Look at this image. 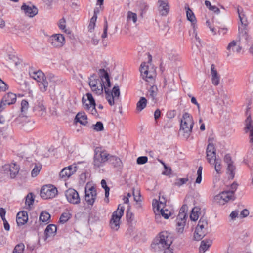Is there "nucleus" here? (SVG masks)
Returning <instances> with one entry per match:
<instances>
[{
    "label": "nucleus",
    "instance_id": "obj_20",
    "mask_svg": "<svg viewBox=\"0 0 253 253\" xmlns=\"http://www.w3.org/2000/svg\"><path fill=\"white\" fill-rule=\"evenodd\" d=\"M224 162L227 165V172L229 175L230 178L233 179L235 175V166L233 165V161L229 154H226L224 158Z\"/></svg>",
    "mask_w": 253,
    "mask_h": 253
},
{
    "label": "nucleus",
    "instance_id": "obj_11",
    "mask_svg": "<svg viewBox=\"0 0 253 253\" xmlns=\"http://www.w3.org/2000/svg\"><path fill=\"white\" fill-rule=\"evenodd\" d=\"M57 194V190L52 185L43 186L41 190L40 195L42 198L44 199H52Z\"/></svg>",
    "mask_w": 253,
    "mask_h": 253
},
{
    "label": "nucleus",
    "instance_id": "obj_53",
    "mask_svg": "<svg viewBox=\"0 0 253 253\" xmlns=\"http://www.w3.org/2000/svg\"><path fill=\"white\" fill-rule=\"evenodd\" d=\"M101 184L102 187L105 189V197L107 198V201H108V197L109 195V188L107 186L106 184V182L104 179H102L101 182Z\"/></svg>",
    "mask_w": 253,
    "mask_h": 253
},
{
    "label": "nucleus",
    "instance_id": "obj_16",
    "mask_svg": "<svg viewBox=\"0 0 253 253\" xmlns=\"http://www.w3.org/2000/svg\"><path fill=\"white\" fill-rule=\"evenodd\" d=\"M65 195L68 202L76 205L80 203V198L78 192L74 189L70 188L65 192Z\"/></svg>",
    "mask_w": 253,
    "mask_h": 253
},
{
    "label": "nucleus",
    "instance_id": "obj_25",
    "mask_svg": "<svg viewBox=\"0 0 253 253\" xmlns=\"http://www.w3.org/2000/svg\"><path fill=\"white\" fill-rule=\"evenodd\" d=\"M228 51V55L231 54L232 53H239L241 50V47L240 46L238 42L236 41H232L227 47Z\"/></svg>",
    "mask_w": 253,
    "mask_h": 253
},
{
    "label": "nucleus",
    "instance_id": "obj_7",
    "mask_svg": "<svg viewBox=\"0 0 253 253\" xmlns=\"http://www.w3.org/2000/svg\"><path fill=\"white\" fill-rule=\"evenodd\" d=\"M109 154L106 151L96 149L94 156L93 164L95 167L99 168L108 161Z\"/></svg>",
    "mask_w": 253,
    "mask_h": 253
},
{
    "label": "nucleus",
    "instance_id": "obj_15",
    "mask_svg": "<svg viewBox=\"0 0 253 253\" xmlns=\"http://www.w3.org/2000/svg\"><path fill=\"white\" fill-rule=\"evenodd\" d=\"M108 87H105V92L106 93V98L108 101L109 104L112 106L114 104V101L115 98H119L120 92L119 87L115 86L112 89V92H110L109 89H107Z\"/></svg>",
    "mask_w": 253,
    "mask_h": 253
},
{
    "label": "nucleus",
    "instance_id": "obj_9",
    "mask_svg": "<svg viewBox=\"0 0 253 253\" xmlns=\"http://www.w3.org/2000/svg\"><path fill=\"white\" fill-rule=\"evenodd\" d=\"M85 200L88 205L92 206L96 199L97 193L95 187L87 183L85 188Z\"/></svg>",
    "mask_w": 253,
    "mask_h": 253
},
{
    "label": "nucleus",
    "instance_id": "obj_60",
    "mask_svg": "<svg viewBox=\"0 0 253 253\" xmlns=\"http://www.w3.org/2000/svg\"><path fill=\"white\" fill-rule=\"evenodd\" d=\"M148 161V158L146 156L139 157L137 159V163L138 164H144Z\"/></svg>",
    "mask_w": 253,
    "mask_h": 253
},
{
    "label": "nucleus",
    "instance_id": "obj_56",
    "mask_svg": "<svg viewBox=\"0 0 253 253\" xmlns=\"http://www.w3.org/2000/svg\"><path fill=\"white\" fill-rule=\"evenodd\" d=\"M24 245L23 244L17 245L13 251V253H23Z\"/></svg>",
    "mask_w": 253,
    "mask_h": 253
},
{
    "label": "nucleus",
    "instance_id": "obj_31",
    "mask_svg": "<svg viewBox=\"0 0 253 253\" xmlns=\"http://www.w3.org/2000/svg\"><path fill=\"white\" fill-rule=\"evenodd\" d=\"M75 119L76 122H79L83 125H85L87 123V116L84 112L78 113Z\"/></svg>",
    "mask_w": 253,
    "mask_h": 253
},
{
    "label": "nucleus",
    "instance_id": "obj_62",
    "mask_svg": "<svg viewBox=\"0 0 253 253\" xmlns=\"http://www.w3.org/2000/svg\"><path fill=\"white\" fill-rule=\"evenodd\" d=\"M240 219H242L248 216L249 214V211L247 209H244L240 211Z\"/></svg>",
    "mask_w": 253,
    "mask_h": 253
},
{
    "label": "nucleus",
    "instance_id": "obj_58",
    "mask_svg": "<svg viewBox=\"0 0 253 253\" xmlns=\"http://www.w3.org/2000/svg\"><path fill=\"white\" fill-rule=\"evenodd\" d=\"M21 112H24V113L26 112V111L27 110V109L28 108V106H29L28 102L25 100H23L21 101Z\"/></svg>",
    "mask_w": 253,
    "mask_h": 253
},
{
    "label": "nucleus",
    "instance_id": "obj_61",
    "mask_svg": "<svg viewBox=\"0 0 253 253\" xmlns=\"http://www.w3.org/2000/svg\"><path fill=\"white\" fill-rule=\"evenodd\" d=\"M133 195L134 197V200L136 202H141L140 193L139 191H137L136 192L133 191Z\"/></svg>",
    "mask_w": 253,
    "mask_h": 253
},
{
    "label": "nucleus",
    "instance_id": "obj_28",
    "mask_svg": "<svg viewBox=\"0 0 253 253\" xmlns=\"http://www.w3.org/2000/svg\"><path fill=\"white\" fill-rule=\"evenodd\" d=\"M100 80L102 81L108 87H110L111 83L108 73L104 69H100L98 71Z\"/></svg>",
    "mask_w": 253,
    "mask_h": 253
},
{
    "label": "nucleus",
    "instance_id": "obj_42",
    "mask_svg": "<svg viewBox=\"0 0 253 253\" xmlns=\"http://www.w3.org/2000/svg\"><path fill=\"white\" fill-rule=\"evenodd\" d=\"M188 207L186 205H183L181 208L179 213L177 216V219H183L186 218V211H187Z\"/></svg>",
    "mask_w": 253,
    "mask_h": 253
},
{
    "label": "nucleus",
    "instance_id": "obj_46",
    "mask_svg": "<svg viewBox=\"0 0 253 253\" xmlns=\"http://www.w3.org/2000/svg\"><path fill=\"white\" fill-rule=\"evenodd\" d=\"M127 20L128 21H132L133 23H135L137 20V14L131 11H128L127 15Z\"/></svg>",
    "mask_w": 253,
    "mask_h": 253
},
{
    "label": "nucleus",
    "instance_id": "obj_51",
    "mask_svg": "<svg viewBox=\"0 0 253 253\" xmlns=\"http://www.w3.org/2000/svg\"><path fill=\"white\" fill-rule=\"evenodd\" d=\"M202 169L203 168L202 166H200L198 168L197 171V177L195 181V183L196 184H200L201 183Z\"/></svg>",
    "mask_w": 253,
    "mask_h": 253
},
{
    "label": "nucleus",
    "instance_id": "obj_1",
    "mask_svg": "<svg viewBox=\"0 0 253 253\" xmlns=\"http://www.w3.org/2000/svg\"><path fill=\"white\" fill-rule=\"evenodd\" d=\"M194 122L192 116L187 112L184 113L180 122V133L187 139L191 134Z\"/></svg>",
    "mask_w": 253,
    "mask_h": 253
},
{
    "label": "nucleus",
    "instance_id": "obj_63",
    "mask_svg": "<svg viewBox=\"0 0 253 253\" xmlns=\"http://www.w3.org/2000/svg\"><path fill=\"white\" fill-rule=\"evenodd\" d=\"M34 122H29L25 124L24 128L26 130L30 131L33 128Z\"/></svg>",
    "mask_w": 253,
    "mask_h": 253
},
{
    "label": "nucleus",
    "instance_id": "obj_2",
    "mask_svg": "<svg viewBox=\"0 0 253 253\" xmlns=\"http://www.w3.org/2000/svg\"><path fill=\"white\" fill-rule=\"evenodd\" d=\"M29 75L37 82L40 90L42 92H44L47 90L48 82L42 72L32 68L29 70Z\"/></svg>",
    "mask_w": 253,
    "mask_h": 253
},
{
    "label": "nucleus",
    "instance_id": "obj_29",
    "mask_svg": "<svg viewBox=\"0 0 253 253\" xmlns=\"http://www.w3.org/2000/svg\"><path fill=\"white\" fill-rule=\"evenodd\" d=\"M160 13L162 15L166 16L169 12V7L167 0H159Z\"/></svg>",
    "mask_w": 253,
    "mask_h": 253
},
{
    "label": "nucleus",
    "instance_id": "obj_32",
    "mask_svg": "<svg viewBox=\"0 0 253 253\" xmlns=\"http://www.w3.org/2000/svg\"><path fill=\"white\" fill-rule=\"evenodd\" d=\"M57 231V227L54 224L48 225L45 230L46 238L54 236Z\"/></svg>",
    "mask_w": 253,
    "mask_h": 253
},
{
    "label": "nucleus",
    "instance_id": "obj_50",
    "mask_svg": "<svg viewBox=\"0 0 253 253\" xmlns=\"http://www.w3.org/2000/svg\"><path fill=\"white\" fill-rule=\"evenodd\" d=\"M91 127L96 131H102L104 129L103 124L101 122L98 121L96 124L93 125Z\"/></svg>",
    "mask_w": 253,
    "mask_h": 253
},
{
    "label": "nucleus",
    "instance_id": "obj_13",
    "mask_svg": "<svg viewBox=\"0 0 253 253\" xmlns=\"http://www.w3.org/2000/svg\"><path fill=\"white\" fill-rule=\"evenodd\" d=\"M140 72L143 79L148 82L149 81V80H152L155 76L154 70L153 68L149 70L148 66L146 62H143L141 64Z\"/></svg>",
    "mask_w": 253,
    "mask_h": 253
},
{
    "label": "nucleus",
    "instance_id": "obj_21",
    "mask_svg": "<svg viewBox=\"0 0 253 253\" xmlns=\"http://www.w3.org/2000/svg\"><path fill=\"white\" fill-rule=\"evenodd\" d=\"M34 111L40 116H44L46 113V107L44 101L42 100H39L37 101Z\"/></svg>",
    "mask_w": 253,
    "mask_h": 253
},
{
    "label": "nucleus",
    "instance_id": "obj_18",
    "mask_svg": "<svg viewBox=\"0 0 253 253\" xmlns=\"http://www.w3.org/2000/svg\"><path fill=\"white\" fill-rule=\"evenodd\" d=\"M237 11L238 14L240 21L242 25L244 27L242 31L240 32L242 33L243 36H244L245 39H247L249 36L247 34V29L246 28V27L248 24L247 16L241 7L238 6Z\"/></svg>",
    "mask_w": 253,
    "mask_h": 253
},
{
    "label": "nucleus",
    "instance_id": "obj_33",
    "mask_svg": "<svg viewBox=\"0 0 253 253\" xmlns=\"http://www.w3.org/2000/svg\"><path fill=\"white\" fill-rule=\"evenodd\" d=\"M108 161L115 167H120L122 166L121 160L117 156L109 155Z\"/></svg>",
    "mask_w": 253,
    "mask_h": 253
},
{
    "label": "nucleus",
    "instance_id": "obj_40",
    "mask_svg": "<svg viewBox=\"0 0 253 253\" xmlns=\"http://www.w3.org/2000/svg\"><path fill=\"white\" fill-rule=\"evenodd\" d=\"M160 212L165 219H168L172 214L171 211L164 207V206L160 210Z\"/></svg>",
    "mask_w": 253,
    "mask_h": 253
},
{
    "label": "nucleus",
    "instance_id": "obj_43",
    "mask_svg": "<svg viewBox=\"0 0 253 253\" xmlns=\"http://www.w3.org/2000/svg\"><path fill=\"white\" fill-rule=\"evenodd\" d=\"M152 205L155 212H156V211L159 212L162 207L164 206V203L162 201L159 202L157 200H154L153 201Z\"/></svg>",
    "mask_w": 253,
    "mask_h": 253
},
{
    "label": "nucleus",
    "instance_id": "obj_17",
    "mask_svg": "<svg viewBox=\"0 0 253 253\" xmlns=\"http://www.w3.org/2000/svg\"><path fill=\"white\" fill-rule=\"evenodd\" d=\"M50 44L54 47L61 48L65 44V40L63 35L55 34L51 36L49 39Z\"/></svg>",
    "mask_w": 253,
    "mask_h": 253
},
{
    "label": "nucleus",
    "instance_id": "obj_44",
    "mask_svg": "<svg viewBox=\"0 0 253 253\" xmlns=\"http://www.w3.org/2000/svg\"><path fill=\"white\" fill-rule=\"evenodd\" d=\"M50 215L46 211H42L40 215V221L42 222H48Z\"/></svg>",
    "mask_w": 253,
    "mask_h": 253
},
{
    "label": "nucleus",
    "instance_id": "obj_10",
    "mask_svg": "<svg viewBox=\"0 0 253 253\" xmlns=\"http://www.w3.org/2000/svg\"><path fill=\"white\" fill-rule=\"evenodd\" d=\"M20 169V166L17 163L12 162L3 166L1 170L11 178H14L18 174Z\"/></svg>",
    "mask_w": 253,
    "mask_h": 253
},
{
    "label": "nucleus",
    "instance_id": "obj_48",
    "mask_svg": "<svg viewBox=\"0 0 253 253\" xmlns=\"http://www.w3.org/2000/svg\"><path fill=\"white\" fill-rule=\"evenodd\" d=\"M240 211L238 209H236L232 211L229 215L230 220L231 221H234L237 218H240Z\"/></svg>",
    "mask_w": 253,
    "mask_h": 253
},
{
    "label": "nucleus",
    "instance_id": "obj_49",
    "mask_svg": "<svg viewBox=\"0 0 253 253\" xmlns=\"http://www.w3.org/2000/svg\"><path fill=\"white\" fill-rule=\"evenodd\" d=\"M206 25L208 27H209L210 30L214 35L216 34V30L214 27L213 21L212 20L211 21L209 20H207L206 22Z\"/></svg>",
    "mask_w": 253,
    "mask_h": 253
},
{
    "label": "nucleus",
    "instance_id": "obj_57",
    "mask_svg": "<svg viewBox=\"0 0 253 253\" xmlns=\"http://www.w3.org/2000/svg\"><path fill=\"white\" fill-rule=\"evenodd\" d=\"M66 21L64 18L61 19L58 23V26L59 28L63 30L64 32H67V29H66Z\"/></svg>",
    "mask_w": 253,
    "mask_h": 253
},
{
    "label": "nucleus",
    "instance_id": "obj_52",
    "mask_svg": "<svg viewBox=\"0 0 253 253\" xmlns=\"http://www.w3.org/2000/svg\"><path fill=\"white\" fill-rule=\"evenodd\" d=\"M71 214L68 212H64L62 214L59 221L60 223H64L70 218Z\"/></svg>",
    "mask_w": 253,
    "mask_h": 253
},
{
    "label": "nucleus",
    "instance_id": "obj_23",
    "mask_svg": "<svg viewBox=\"0 0 253 253\" xmlns=\"http://www.w3.org/2000/svg\"><path fill=\"white\" fill-rule=\"evenodd\" d=\"M21 10L24 11L26 15L30 17H33L38 14V10L34 6H29L24 4L21 6Z\"/></svg>",
    "mask_w": 253,
    "mask_h": 253
},
{
    "label": "nucleus",
    "instance_id": "obj_5",
    "mask_svg": "<svg viewBox=\"0 0 253 253\" xmlns=\"http://www.w3.org/2000/svg\"><path fill=\"white\" fill-rule=\"evenodd\" d=\"M208 224L207 220L205 217H201L196 228L194 238L197 241L201 240L208 232Z\"/></svg>",
    "mask_w": 253,
    "mask_h": 253
},
{
    "label": "nucleus",
    "instance_id": "obj_64",
    "mask_svg": "<svg viewBox=\"0 0 253 253\" xmlns=\"http://www.w3.org/2000/svg\"><path fill=\"white\" fill-rule=\"evenodd\" d=\"M8 136V133L6 129L4 128H0V138H6Z\"/></svg>",
    "mask_w": 253,
    "mask_h": 253
},
{
    "label": "nucleus",
    "instance_id": "obj_8",
    "mask_svg": "<svg viewBox=\"0 0 253 253\" xmlns=\"http://www.w3.org/2000/svg\"><path fill=\"white\" fill-rule=\"evenodd\" d=\"M82 102L85 109L87 110L93 115L96 116L97 115L95 108V102L91 94L87 93L86 98L83 97Z\"/></svg>",
    "mask_w": 253,
    "mask_h": 253
},
{
    "label": "nucleus",
    "instance_id": "obj_26",
    "mask_svg": "<svg viewBox=\"0 0 253 253\" xmlns=\"http://www.w3.org/2000/svg\"><path fill=\"white\" fill-rule=\"evenodd\" d=\"M211 72L212 84L215 86L218 85L219 84L220 76L218 74L213 64H212L211 66Z\"/></svg>",
    "mask_w": 253,
    "mask_h": 253
},
{
    "label": "nucleus",
    "instance_id": "obj_19",
    "mask_svg": "<svg viewBox=\"0 0 253 253\" xmlns=\"http://www.w3.org/2000/svg\"><path fill=\"white\" fill-rule=\"evenodd\" d=\"M206 153L208 162L210 164H212V162L214 160L217 159L216 157L215 149L213 144L211 143H209L207 147Z\"/></svg>",
    "mask_w": 253,
    "mask_h": 253
},
{
    "label": "nucleus",
    "instance_id": "obj_34",
    "mask_svg": "<svg viewBox=\"0 0 253 253\" xmlns=\"http://www.w3.org/2000/svg\"><path fill=\"white\" fill-rule=\"evenodd\" d=\"M200 214V209L197 207L193 208L190 216V219L192 221H196L198 219Z\"/></svg>",
    "mask_w": 253,
    "mask_h": 253
},
{
    "label": "nucleus",
    "instance_id": "obj_47",
    "mask_svg": "<svg viewBox=\"0 0 253 253\" xmlns=\"http://www.w3.org/2000/svg\"><path fill=\"white\" fill-rule=\"evenodd\" d=\"M34 201V195L32 193H29L26 197V200H25L26 205L30 208L31 205H32L33 204Z\"/></svg>",
    "mask_w": 253,
    "mask_h": 253
},
{
    "label": "nucleus",
    "instance_id": "obj_3",
    "mask_svg": "<svg viewBox=\"0 0 253 253\" xmlns=\"http://www.w3.org/2000/svg\"><path fill=\"white\" fill-rule=\"evenodd\" d=\"M171 237L170 234L167 231L161 232L155 240V248L163 249L170 247L172 244Z\"/></svg>",
    "mask_w": 253,
    "mask_h": 253
},
{
    "label": "nucleus",
    "instance_id": "obj_24",
    "mask_svg": "<svg viewBox=\"0 0 253 253\" xmlns=\"http://www.w3.org/2000/svg\"><path fill=\"white\" fill-rule=\"evenodd\" d=\"M16 101V96L15 94L9 92L6 94L2 99V103L3 105H11L15 103Z\"/></svg>",
    "mask_w": 253,
    "mask_h": 253
},
{
    "label": "nucleus",
    "instance_id": "obj_41",
    "mask_svg": "<svg viewBox=\"0 0 253 253\" xmlns=\"http://www.w3.org/2000/svg\"><path fill=\"white\" fill-rule=\"evenodd\" d=\"M188 207L186 205H183L181 208L179 213L177 216V219H183L186 218V211H187Z\"/></svg>",
    "mask_w": 253,
    "mask_h": 253
},
{
    "label": "nucleus",
    "instance_id": "obj_12",
    "mask_svg": "<svg viewBox=\"0 0 253 253\" xmlns=\"http://www.w3.org/2000/svg\"><path fill=\"white\" fill-rule=\"evenodd\" d=\"M234 191H223L214 196L213 200L215 203L219 205H224L229 200L233 199Z\"/></svg>",
    "mask_w": 253,
    "mask_h": 253
},
{
    "label": "nucleus",
    "instance_id": "obj_6",
    "mask_svg": "<svg viewBox=\"0 0 253 253\" xmlns=\"http://www.w3.org/2000/svg\"><path fill=\"white\" fill-rule=\"evenodd\" d=\"M124 209L123 206L119 205L117 210L113 213L110 221V226L112 229L117 230L119 228L120 219L124 214Z\"/></svg>",
    "mask_w": 253,
    "mask_h": 253
},
{
    "label": "nucleus",
    "instance_id": "obj_4",
    "mask_svg": "<svg viewBox=\"0 0 253 253\" xmlns=\"http://www.w3.org/2000/svg\"><path fill=\"white\" fill-rule=\"evenodd\" d=\"M89 85L92 91L97 95L103 93V88L108 87L102 81L95 76H91L89 79Z\"/></svg>",
    "mask_w": 253,
    "mask_h": 253
},
{
    "label": "nucleus",
    "instance_id": "obj_30",
    "mask_svg": "<svg viewBox=\"0 0 253 253\" xmlns=\"http://www.w3.org/2000/svg\"><path fill=\"white\" fill-rule=\"evenodd\" d=\"M185 9H186V16L187 19L191 22V26L193 27L197 28V26L196 25V19L195 16V15L193 11L190 9L189 6L187 5L185 6Z\"/></svg>",
    "mask_w": 253,
    "mask_h": 253
},
{
    "label": "nucleus",
    "instance_id": "obj_55",
    "mask_svg": "<svg viewBox=\"0 0 253 253\" xmlns=\"http://www.w3.org/2000/svg\"><path fill=\"white\" fill-rule=\"evenodd\" d=\"M188 181V178H177L175 180L174 185L175 186L180 187L181 185L185 184Z\"/></svg>",
    "mask_w": 253,
    "mask_h": 253
},
{
    "label": "nucleus",
    "instance_id": "obj_14",
    "mask_svg": "<svg viewBox=\"0 0 253 253\" xmlns=\"http://www.w3.org/2000/svg\"><path fill=\"white\" fill-rule=\"evenodd\" d=\"M250 108L248 107L246 114L247 118L245 121V130L246 133H249L250 141L253 142V121L251 118V114L249 113Z\"/></svg>",
    "mask_w": 253,
    "mask_h": 253
},
{
    "label": "nucleus",
    "instance_id": "obj_22",
    "mask_svg": "<svg viewBox=\"0 0 253 253\" xmlns=\"http://www.w3.org/2000/svg\"><path fill=\"white\" fill-rule=\"evenodd\" d=\"M76 171V167L69 166L64 168L60 173V176L66 180L73 174Z\"/></svg>",
    "mask_w": 253,
    "mask_h": 253
},
{
    "label": "nucleus",
    "instance_id": "obj_59",
    "mask_svg": "<svg viewBox=\"0 0 253 253\" xmlns=\"http://www.w3.org/2000/svg\"><path fill=\"white\" fill-rule=\"evenodd\" d=\"M8 85L0 79V92L5 91L8 89Z\"/></svg>",
    "mask_w": 253,
    "mask_h": 253
},
{
    "label": "nucleus",
    "instance_id": "obj_35",
    "mask_svg": "<svg viewBox=\"0 0 253 253\" xmlns=\"http://www.w3.org/2000/svg\"><path fill=\"white\" fill-rule=\"evenodd\" d=\"M147 102L146 99L144 97H141L136 104L137 111L140 112L144 109L146 106Z\"/></svg>",
    "mask_w": 253,
    "mask_h": 253
},
{
    "label": "nucleus",
    "instance_id": "obj_39",
    "mask_svg": "<svg viewBox=\"0 0 253 253\" xmlns=\"http://www.w3.org/2000/svg\"><path fill=\"white\" fill-rule=\"evenodd\" d=\"M211 241L209 240H203L201 243L200 251L205 252L211 246Z\"/></svg>",
    "mask_w": 253,
    "mask_h": 253
},
{
    "label": "nucleus",
    "instance_id": "obj_45",
    "mask_svg": "<svg viewBox=\"0 0 253 253\" xmlns=\"http://www.w3.org/2000/svg\"><path fill=\"white\" fill-rule=\"evenodd\" d=\"M97 18V14H96L95 12H94V14L93 16V17L91 18L88 27V30L90 32H92L93 29H94Z\"/></svg>",
    "mask_w": 253,
    "mask_h": 253
},
{
    "label": "nucleus",
    "instance_id": "obj_54",
    "mask_svg": "<svg viewBox=\"0 0 253 253\" xmlns=\"http://www.w3.org/2000/svg\"><path fill=\"white\" fill-rule=\"evenodd\" d=\"M41 168V165H36L31 171V176L33 177H36L39 173Z\"/></svg>",
    "mask_w": 253,
    "mask_h": 253
},
{
    "label": "nucleus",
    "instance_id": "obj_36",
    "mask_svg": "<svg viewBox=\"0 0 253 253\" xmlns=\"http://www.w3.org/2000/svg\"><path fill=\"white\" fill-rule=\"evenodd\" d=\"M186 218L176 219V230L179 233H182L184 230V227L185 225Z\"/></svg>",
    "mask_w": 253,
    "mask_h": 253
},
{
    "label": "nucleus",
    "instance_id": "obj_27",
    "mask_svg": "<svg viewBox=\"0 0 253 253\" xmlns=\"http://www.w3.org/2000/svg\"><path fill=\"white\" fill-rule=\"evenodd\" d=\"M28 219V213L25 211L19 212L17 214L16 222L18 225H23L25 224Z\"/></svg>",
    "mask_w": 253,
    "mask_h": 253
},
{
    "label": "nucleus",
    "instance_id": "obj_37",
    "mask_svg": "<svg viewBox=\"0 0 253 253\" xmlns=\"http://www.w3.org/2000/svg\"><path fill=\"white\" fill-rule=\"evenodd\" d=\"M214 165V169L217 174H219L222 173L221 160L220 159H216L212 162Z\"/></svg>",
    "mask_w": 253,
    "mask_h": 253
},
{
    "label": "nucleus",
    "instance_id": "obj_38",
    "mask_svg": "<svg viewBox=\"0 0 253 253\" xmlns=\"http://www.w3.org/2000/svg\"><path fill=\"white\" fill-rule=\"evenodd\" d=\"M158 89L156 86H152L148 90V96L155 102V98L157 94Z\"/></svg>",
    "mask_w": 253,
    "mask_h": 253
}]
</instances>
